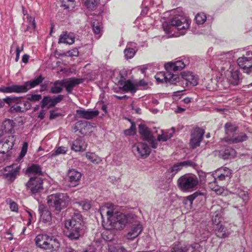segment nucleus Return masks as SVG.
<instances>
[{"label":"nucleus","mask_w":252,"mask_h":252,"mask_svg":"<svg viewBox=\"0 0 252 252\" xmlns=\"http://www.w3.org/2000/svg\"><path fill=\"white\" fill-rule=\"evenodd\" d=\"M99 212L103 219L102 225L106 229H121L127 224H133L126 235V238L129 240L136 238L143 230L141 224L137 222V216L135 215L115 212L114 206L112 204L106 203L101 206Z\"/></svg>","instance_id":"nucleus-1"},{"label":"nucleus","mask_w":252,"mask_h":252,"mask_svg":"<svg viewBox=\"0 0 252 252\" xmlns=\"http://www.w3.org/2000/svg\"><path fill=\"white\" fill-rule=\"evenodd\" d=\"M171 12L173 17L168 22L163 24V31L166 33L175 36L185 34L189 26V20L182 15L175 14V10H172Z\"/></svg>","instance_id":"nucleus-2"},{"label":"nucleus","mask_w":252,"mask_h":252,"mask_svg":"<svg viewBox=\"0 0 252 252\" xmlns=\"http://www.w3.org/2000/svg\"><path fill=\"white\" fill-rule=\"evenodd\" d=\"M82 216L79 213H74L71 219L66 220L65 235L71 240H78L83 233Z\"/></svg>","instance_id":"nucleus-3"},{"label":"nucleus","mask_w":252,"mask_h":252,"mask_svg":"<svg viewBox=\"0 0 252 252\" xmlns=\"http://www.w3.org/2000/svg\"><path fill=\"white\" fill-rule=\"evenodd\" d=\"M34 242L37 247L49 252L58 251L61 246L60 242L56 237L46 233L37 235L34 238Z\"/></svg>","instance_id":"nucleus-4"},{"label":"nucleus","mask_w":252,"mask_h":252,"mask_svg":"<svg viewBox=\"0 0 252 252\" xmlns=\"http://www.w3.org/2000/svg\"><path fill=\"white\" fill-rule=\"evenodd\" d=\"M44 78L40 75L37 78L25 82L22 85H13L7 87L0 88V91L6 93H25L30 89L38 86L42 82Z\"/></svg>","instance_id":"nucleus-5"},{"label":"nucleus","mask_w":252,"mask_h":252,"mask_svg":"<svg viewBox=\"0 0 252 252\" xmlns=\"http://www.w3.org/2000/svg\"><path fill=\"white\" fill-rule=\"evenodd\" d=\"M70 202L66 193H57L48 196L47 203L50 209L56 214L65 208Z\"/></svg>","instance_id":"nucleus-6"},{"label":"nucleus","mask_w":252,"mask_h":252,"mask_svg":"<svg viewBox=\"0 0 252 252\" xmlns=\"http://www.w3.org/2000/svg\"><path fill=\"white\" fill-rule=\"evenodd\" d=\"M198 184L197 178L192 174H185L177 181L178 187L183 191H191L197 187Z\"/></svg>","instance_id":"nucleus-7"},{"label":"nucleus","mask_w":252,"mask_h":252,"mask_svg":"<svg viewBox=\"0 0 252 252\" xmlns=\"http://www.w3.org/2000/svg\"><path fill=\"white\" fill-rule=\"evenodd\" d=\"M235 52L230 51L218 55L215 57L216 65L222 71H228L231 67V61L234 58Z\"/></svg>","instance_id":"nucleus-8"},{"label":"nucleus","mask_w":252,"mask_h":252,"mask_svg":"<svg viewBox=\"0 0 252 252\" xmlns=\"http://www.w3.org/2000/svg\"><path fill=\"white\" fill-rule=\"evenodd\" d=\"M139 132L143 140L147 141L153 148H157L158 143L147 126L144 125H140L139 126Z\"/></svg>","instance_id":"nucleus-9"},{"label":"nucleus","mask_w":252,"mask_h":252,"mask_svg":"<svg viewBox=\"0 0 252 252\" xmlns=\"http://www.w3.org/2000/svg\"><path fill=\"white\" fill-rule=\"evenodd\" d=\"M27 188L32 194L40 192L43 189V181L38 176L31 177L26 184Z\"/></svg>","instance_id":"nucleus-10"},{"label":"nucleus","mask_w":252,"mask_h":252,"mask_svg":"<svg viewBox=\"0 0 252 252\" xmlns=\"http://www.w3.org/2000/svg\"><path fill=\"white\" fill-rule=\"evenodd\" d=\"M132 151L137 157L146 158L151 153V149L149 146L144 142H138L132 146Z\"/></svg>","instance_id":"nucleus-11"},{"label":"nucleus","mask_w":252,"mask_h":252,"mask_svg":"<svg viewBox=\"0 0 252 252\" xmlns=\"http://www.w3.org/2000/svg\"><path fill=\"white\" fill-rule=\"evenodd\" d=\"M16 137L11 135L3 138L0 140V154H6L13 148Z\"/></svg>","instance_id":"nucleus-12"},{"label":"nucleus","mask_w":252,"mask_h":252,"mask_svg":"<svg viewBox=\"0 0 252 252\" xmlns=\"http://www.w3.org/2000/svg\"><path fill=\"white\" fill-rule=\"evenodd\" d=\"M6 103L9 105H12L13 103H19L20 104L22 110V112L29 110L32 106L31 103L28 100H23L22 97H18L14 96L7 97L4 98Z\"/></svg>","instance_id":"nucleus-13"},{"label":"nucleus","mask_w":252,"mask_h":252,"mask_svg":"<svg viewBox=\"0 0 252 252\" xmlns=\"http://www.w3.org/2000/svg\"><path fill=\"white\" fill-rule=\"evenodd\" d=\"M204 134V130L199 127L195 128L191 133L190 145L192 149L199 146Z\"/></svg>","instance_id":"nucleus-14"},{"label":"nucleus","mask_w":252,"mask_h":252,"mask_svg":"<svg viewBox=\"0 0 252 252\" xmlns=\"http://www.w3.org/2000/svg\"><path fill=\"white\" fill-rule=\"evenodd\" d=\"M237 63L244 72L249 74L252 72V57H240Z\"/></svg>","instance_id":"nucleus-15"},{"label":"nucleus","mask_w":252,"mask_h":252,"mask_svg":"<svg viewBox=\"0 0 252 252\" xmlns=\"http://www.w3.org/2000/svg\"><path fill=\"white\" fill-rule=\"evenodd\" d=\"M20 169V166L16 164H13L6 166L4 169L7 173L4 174L5 177L9 181H13L15 179Z\"/></svg>","instance_id":"nucleus-16"},{"label":"nucleus","mask_w":252,"mask_h":252,"mask_svg":"<svg viewBox=\"0 0 252 252\" xmlns=\"http://www.w3.org/2000/svg\"><path fill=\"white\" fill-rule=\"evenodd\" d=\"M183 82L187 86H195L198 84L197 77L192 72H184L182 74Z\"/></svg>","instance_id":"nucleus-17"},{"label":"nucleus","mask_w":252,"mask_h":252,"mask_svg":"<svg viewBox=\"0 0 252 252\" xmlns=\"http://www.w3.org/2000/svg\"><path fill=\"white\" fill-rule=\"evenodd\" d=\"M15 123L13 120L7 119L0 124V136L6 133H11L14 130Z\"/></svg>","instance_id":"nucleus-18"},{"label":"nucleus","mask_w":252,"mask_h":252,"mask_svg":"<svg viewBox=\"0 0 252 252\" xmlns=\"http://www.w3.org/2000/svg\"><path fill=\"white\" fill-rule=\"evenodd\" d=\"M224 140L228 144H237L245 141L248 139L247 135L243 132L235 133L232 136H225Z\"/></svg>","instance_id":"nucleus-19"},{"label":"nucleus","mask_w":252,"mask_h":252,"mask_svg":"<svg viewBox=\"0 0 252 252\" xmlns=\"http://www.w3.org/2000/svg\"><path fill=\"white\" fill-rule=\"evenodd\" d=\"M63 87L65 88L66 92L68 94H71L73 88L76 85L82 83V79L76 78H69L63 80Z\"/></svg>","instance_id":"nucleus-20"},{"label":"nucleus","mask_w":252,"mask_h":252,"mask_svg":"<svg viewBox=\"0 0 252 252\" xmlns=\"http://www.w3.org/2000/svg\"><path fill=\"white\" fill-rule=\"evenodd\" d=\"M194 165L195 163L191 161H184L174 164L169 169V171L171 172V176H174L179 171L182 170L183 167L193 166Z\"/></svg>","instance_id":"nucleus-21"},{"label":"nucleus","mask_w":252,"mask_h":252,"mask_svg":"<svg viewBox=\"0 0 252 252\" xmlns=\"http://www.w3.org/2000/svg\"><path fill=\"white\" fill-rule=\"evenodd\" d=\"M76 113L78 117L80 118L90 120L97 117L99 112L98 110L78 109L76 110Z\"/></svg>","instance_id":"nucleus-22"},{"label":"nucleus","mask_w":252,"mask_h":252,"mask_svg":"<svg viewBox=\"0 0 252 252\" xmlns=\"http://www.w3.org/2000/svg\"><path fill=\"white\" fill-rule=\"evenodd\" d=\"M186 66V64L181 60H178L174 62H168L165 64L164 67L167 71H177L183 69Z\"/></svg>","instance_id":"nucleus-23"},{"label":"nucleus","mask_w":252,"mask_h":252,"mask_svg":"<svg viewBox=\"0 0 252 252\" xmlns=\"http://www.w3.org/2000/svg\"><path fill=\"white\" fill-rule=\"evenodd\" d=\"M229 73V82L233 86L239 85L242 80V74L238 69H232Z\"/></svg>","instance_id":"nucleus-24"},{"label":"nucleus","mask_w":252,"mask_h":252,"mask_svg":"<svg viewBox=\"0 0 252 252\" xmlns=\"http://www.w3.org/2000/svg\"><path fill=\"white\" fill-rule=\"evenodd\" d=\"M87 147L83 138L79 137L73 141L71 145V150L75 152H81L85 151Z\"/></svg>","instance_id":"nucleus-25"},{"label":"nucleus","mask_w":252,"mask_h":252,"mask_svg":"<svg viewBox=\"0 0 252 252\" xmlns=\"http://www.w3.org/2000/svg\"><path fill=\"white\" fill-rule=\"evenodd\" d=\"M198 245L197 244H195L194 246L188 245L183 246L180 243H175L173 246L171 252H193Z\"/></svg>","instance_id":"nucleus-26"},{"label":"nucleus","mask_w":252,"mask_h":252,"mask_svg":"<svg viewBox=\"0 0 252 252\" xmlns=\"http://www.w3.org/2000/svg\"><path fill=\"white\" fill-rule=\"evenodd\" d=\"M170 71L167 72H159L155 75V78L158 82H170L173 83V79L175 76L169 73Z\"/></svg>","instance_id":"nucleus-27"},{"label":"nucleus","mask_w":252,"mask_h":252,"mask_svg":"<svg viewBox=\"0 0 252 252\" xmlns=\"http://www.w3.org/2000/svg\"><path fill=\"white\" fill-rule=\"evenodd\" d=\"M67 176L69 178V181L72 186H76L79 184L81 174L75 169H72L68 171Z\"/></svg>","instance_id":"nucleus-28"},{"label":"nucleus","mask_w":252,"mask_h":252,"mask_svg":"<svg viewBox=\"0 0 252 252\" xmlns=\"http://www.w3.org/2000/svg\"><path fill=\"white\" fill-rule=\"evenodd\" d=\"M38 211L40 215V221L44 223H50L52 220L51 213L43 206H40Z\"/></svg>","instance_id":"nucleus-29"},{"label":"nucleus","mask_w":252,"mask_h":252,"mask_svg":"<svg viewBox=\"0 0 252 252\" xmlns=\"http://www.w3.org/2000/svg\"><path fill=\"white\" fill-rule=\"evenodd\" d=\"M215 227V233L218 237L225 238L230 234L231 232L221 224H216Z\"/></svg>","instance_id":"nucleus-30"},{"label":"nucleus","mask_w":252,"mask_h":252,"mask_svg":"<svg viewBox=\"0 0 252 252\" xmlns=\"http://www.w3.org/2000/svg\"><path fill=\"white\" fill-rule=\"evenodd\" d=\"M75 41V36L73 33L65 32L61 34L59 37L58 43L71 45Z\"/></svg>","instance_id":"nucleus-31"},{"label":"nucleus","mask_w":252,"mask_h":252,"mask_svg":"<svg viewBox=\"0 0 252 252\" xmlns=\"http://www.w3.org/2000/svg\"><path fill=\"white\" fill-rule=\"evenodd\" d=\"M236 156V151L233 148L227 147L219 152V156L223 159L234 158Z\"/></svg>","instance_id":"nucleus-32"},{"label":"nucleus","mask_w":252,"mask_h":252,"mask_svg":"<svg viewBox=\"0 0 252 252\" xmlns=\"http://www.w3.org/2000/svg\"><path fill=\"white\" fill-rule=\"evenodd\" d=\"M136 47L135 43L131 42L127 44L126 48L124 52L126 59H130L134 57L137 51V49H135Z\"/></svg>","instance_id":"nucleus-33"},{"label":"nucleus","mask_w":252,"mask_h":252,"mask_svg":"<svg viewBox=\"0 0 252 252\" xmlns=\"http://www.w3.org/2000/svg\"><path fill=\"white\" fill-rule=\"evenodd\" d=\"M161 133L158 134V141L165 142L171 138L174 132V128L172 127L170 130H161Z\"/></svg>","instance_id":"nucleus-34"},{"label":"nucleus","mask_w":252,"mask_h":252,"mask_svg":"<svg viewBox=\"0 0 252 252\" xmlns=\"http://www.w3.org/2000/svg\"><path fill=\"white\" fill-rule=\"evenodd\" d=\"M63 88V80H57L51 87L50 93L54 94H59L62 92Z\"/></svg>","instance_id":"nucleus-35"},{"label":"nucleus","mask_w":252,"mask_h":252,"mask_svg":"<svg viewBox=\"0 0 252 252\" xmlns=\"http://www.w3.org/2000/svg\"><path fill=\"white\" fill-rule=\"evenodd\" d=\"M224 129L226 136H232L236 133L238 127L235 124L229 122L225 124Z\"/></svg>","instance_id":"nucleus-36"},{"label":"nucleus","mask_w":252,"mask_h":252,"mask_svg":"<svg viewBox=\"0 0 252 252\" xmlns=\"http://www.w3.org/2000/svg\"><path fill=\"white\" fill-rule=\"evenodd\" d=\"M137 85L133 83L130 80H128L124 82L123 88L125 92H129L134 94L137 90Z\"/></svg>","instance_id":"nucleus-37"},{"label":"nucleus","mask_w":252,"mask_h":252,"mask_svg":"<svg viewBox=\"0 0 252 252\" xmlns=\"http://www.w3.org/2000/svg\"><path fill=\"white\" fill-rule=\"evenodd\" d=\"M27 172L29 173L30 175L32 174L37 175H42L41 168L38 164H32L27 168Z\"/></svg>","instance_id":"nucleus-38"},{"label":"nucleus","mask_w":252,"mask_h":252,"mask_svg":"<svg viewBox=\"0 0 252 252\" xmlns=\"http://www.w3.org/2000/svg\"><path fill=\"white\" fill-rule=\"evenodd\" d=\"M86 157L89 160L95 164H99L102 161L101 158L94 153L87 152Z\"/></svg>","instance_id":"nucleus-39"},{"label":"nucleus","mask_w":252,"mask_h":252,"mask_svg":"<svg viewBox=\"0 0 252 252\" xmlns=\"http://www.w3.org/2000/svg\"><path fill=\"white\" fill-rule=\"evenodd\" d=\"M204 194L200 191H196L193 194L188 196L184 200V203L185 204H189V206H191L193 201L198 196H202Z\"/></svg>","instance_id":"nucleus-40"},{"label":"nucleus","mask_w":252,"mask_h":252,"mask_svg":"<svg viewBox=\"0 0 252 252\" xmlns=\"http://www.w3.org/2000/svg\"><path fill=\"white\" fill-rule=\"evenodd\" d=\"M218 82L217 78H212L210 79L206 85V89L210 91L217 90L219 87V86L218 84Z\"/></svg>","instance_id":"nucleus-41"},{"label":"nucleus","mask_w":252,"mask_h":252,"mask_svg":"<svg viewBox=\"0 0 252 252\" xmlns=\"http://www.w3.org/2000/svg\"><path fill=\"white\" fill-rule=\"evenodd\" d=\"M61 6L65 9L71 10L75 6V0H62Z\"/></svg>","instance_id":"nucleus-42"},{"label":"nucleus","mask_w":252,"mask_h":252,"mask_svg":"<svg viewBox=\"0 0 252 252\" xmlns=\"http://www.w3.org/2000/svg\"><path fill=\"white\" fill-rule=\"evenodd\" d=\"M86 7L93 10L95 8L99 3V0H82Z\"/></svg>","instance_id":"nucleus-43"},{"label":"nucleus","mask_w":252,"mask_h":252,"mask_svg":"<svg viewBox=\"0 0 252 252\" xmlns=\"http://www.w3.org/2000/svg\"><path fill=\"white\" fill-rule=\"evenodd\" d=\"M53 99L50 96H45L41 101V106L42 108H45L47 105H48V108L54 107V105L52 103Z\"/></svg>","instance_id":"nucleus-44"},{"label":"nucleus","mask_w":252,"mask_h":252,"mask_svg":"<svg viewBox=\"0 0 252 252\" xmlns=\"http://www.w3.org/2000/svg\"><path fill=\"white\" fill-rule=\"evenodd\" d=\"M205 181L208 185L214 182H217L216 176L215 173H204Z\"/></svg>","instance_id":"nucleus-45"},{"label":"nucleus","mask_w":252,"mask_h":252,"mask_svg":"<svg viewBox=\"0 0 252 252\" xmlns=\"http://www.w3.org/2000/svg\"><path fill=\"white\" fill-rule=\"evenodd\" d=\"M161 2V0H143L142 3V7H149L151 5H154L155 4L156 6L159 5Z\"/></svg>","instance_id":"nucleus-46"},{"label":"nucleus","mask_w":252,"mask_h":252,"mask_svg":"<svg viewBox=\"0 0 252 252\" xmlns=\"http://www.w3.org/2000/svg\"><path fill=\"white\" fill-rule=\"evenodd\" d=\"M221 213L218 209L212 215V221L215 224H220L221 220Z\"/></svg>","instance_id":"nucleus-47"},{"label":"nucleus","mask_w":252,"mask_h":252,"mask_svg":"<svg viewBox=\"0 0 252 252\" xmlns=\"http://www.w3.org/2000/svg\"><path fill=\"white\" fill-rule=\"evenodd\" d=\"M206 16L205 13H199L195 17V20L198 25H202L206 21Z\"/></svg>","instance_id":"nucleus-48"},{"label":"nucleus","mask_w":252,"mask_h":252,"mask_svg":"<svg viewBox=\"0 0 252 252\" xmlns=\"http://www.w3.org/2000/svg\"><path fill=\"white\" fill-rule=\"evenodd\" d=\"M216 171L217 172V173H222V175H224L227 178H229L232 173L231 170L227 167H222L218 169Z\"/></svg>","instance_id":"nucleus-49"},{"label":"nucleus","mask_w":252,"mask_h":252,"mask_svg":"<svg viewBox=\"0 0 252 252\" xmlns=\"http://www.w3.org/2000/svg\"><path fill=\"white\" fill-rule=\"evenodd\" d=\"M27 19V21L29 23V25L28 26L27 29L25 30V32H26L29 28H32L33 30H34L36 28L34 17L28 15Z\"/></svg>","instance_id":"nucleus-50"},{"label":"nucleus","mask_w":252,"mask_h":252,"mask_svg":"<svg viewBox=\"0 0 252 252\" xmlns=\"http://www.w3.org/2000/svg\"><path fill=\"white\" fill-rule=\"evenodd\" d=\"M67 151V149L65 147L63 146L59 147L56 150L52 152L51 157L53 158L60 154H65Z\"/></svg>","instance_id":"nucleus-51"},{"label":"nucleus","mask_w":252,"mask_h":252,"mask_svg":"<svg viewBox=\"0 0 252 252\" xmlns=\"http://www.w3.org/2000/svg\"><path fill=\"white\" fill-rule=\"evenodd\" d=\"M28 147V143L26 142H24L22 147L21 151L19 154V156L17 158V160H21L26 155Z\"/></svg>","instance_id":"nucleus-52"},{"label":"nucleus","mask_w":252,"mask_h":252,"mask_svg":"<svg viewBox=\"0 0 252 252\" xmlns=\"http://www.w3.org/2000/svg\"><path fill=\"white\" fill-rule=\"evenodd\" d=\"M93 29L95 34H100L102 29L101 23L98 22H94L92 25Z\"/></svg>","instance_id":"nucleus-53"},{"label":"nucleus","mask_w":252,"mask_h":252,"mask_svg":"<svg viewBox=\"0 0 252 252\" xmlns=\"http://www.w3.org/2000/svg\"><path fill=\"white\" fill-rule=\"evenodd\" d=\"M238 195L239 198L242 199L244 204H246L249 200V195L247 191L240 190L238 193Z\"/></svg>","instance_id":"nucleus-54"},{"label":"nucleus","mask_w":252,"mask_h":252,"mask_svg":"<svg viewBox=\"0 0 252 252\" xmlns=\"http://www.w3.org/2000/svg\"><path fill=\"white\" fill-rule=\"evenodd\" d=\"M77 203L78 204L79 206H80L85 211L89 210L91 207L90 202L88 200H84Z\"/></svg>","instance_id":"nucleus-55"},{"label":"nucleus","mask_w":252,"mask_h":252,"mask_svg":"<svg viewBox=\"0 0 252 252\" xmlns=\"http://www.w3.org/2000/svg\"><path fill=\"white\" fill-rule=\"evenodd\" d=\"M10 111L12 113L14 112H22V110L21 108H23L22 107H21L20 104L19 103H13L12 105H10Z\"/></svg>","instance_id":"nucleus-56"},{"label":"nucleus","mask_w":252,"mask_h":252,"mask_svg":"<svg viewBox=\"0 0 252 252\" xmlns=\"http://www.w3.org/2000/svg\"><path fill=\"white\" fill-rule=\"evenodd\" d=\"M79 55V51L77 48L72 49L71 50L65 52V54L63 55L67 56V57H77Z\"/></svg>","instance_id":"nucleus-57"},{"label":"nucleus","mask_w":252,"mask_h":252,"mask_svg":"<svg viewBox=\"0 0 252 252\" xmlns=\"http://www.w3.org/2000/svg\"><path fill=\"white\" fill-rule=\"evenodd\" d=\"M64 98V95L62 94H59L57 96H54L52 98L53 104L55 106L57 104L60 103Z\"/></svg>","instance_id":"nucleus-58"},{"label":"nucleus","mask_w":252,"mask_h":252,"mask_svg":"<svg viewBox=\"0 0 252 252\" xmlns=\"http://www.w3.org/2000/svg\"><path fill=\"white\" fill-rule=\"evenodd\" d=\"M109 252H126V249L122 246H116L112 248H109Z\"/></svg>","instance_id":"nucleus-59"},{"label":"nucleus","mask_w":252,"mask_h":252,"mask_svg":"<svg viewBox=\"0 0 252 252\" xmlns=\"http://www.w3.org/2000/svg\"><path fill=\"white\" fill-rule=\"evenodd\" d=\"M42 98L41 94H32L29 95L28 97V99L32 101H37L41 99Z\"/></svg>","instance_id":"nucleus-60"},{"label":"nucleus","mask_w":252,"mask_h":252,"mask_svg":"<svg viewBox=\"0 0 252 252\" xmlns=\"http://www.w3.org/2000/svg\"><path fill=\"white\" fill-rule=\"evenodd\" d=\"M215 176H216V180L217 182H220V181H222L223 180H225L226 178H227L224 175H222V173H217V172H215Z\"/></svg>","instance_id":"nucleus-61"},{"label":"nucleus","mask_w":252,"mask_h":252,"mask_svg":"<svg viewBox=\"0 0 252 252\" xmlns=\"http://www.w3.org/2000/svg\"><path fill=\"white\" fill-rule=\"evenodd\" d=\"M9 207L11 211L16 212H18V207L17 204L16 202L14 201L11 202L9 203Z\"/></svg>","instance_id":"nucleus-62"},{"label":"nucleus","mask_w":252,"mask_h":252,"mask_svg":"<svg viewBox=\"0 0 252 252\" xmlns=\"http://www.w3.org/2000/svg\"><path fill=\"white\" fill-rule=\"evenodd\" d=\"M218 182H214L209 185V187L212 190L217 192L219 189V186L218 185Z\"/></svg>","instance_id":"nucleus-63"},{"label":"nucleus","mask_w":252,"mask_h":252,"mask_svg":"<svg viewBox=\"0 0 252 252\" xmlns=\"http://www.w3.org/2000/svg\"><path fill=\"white\" fill-rule=\"evenodd\" d=\"M86 122H84L83 121H78L77 123H75L74 126V129L75 131L79 130V128L81 126V125H86Z\"/></svg>","instance_id":"nucleus-64"}]
</instances>
